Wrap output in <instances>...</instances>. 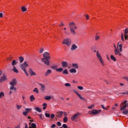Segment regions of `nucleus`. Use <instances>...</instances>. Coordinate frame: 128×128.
Returning a JSON list of instances; mask_svg holds the SVG:
<instances>
[{
  "label": "nucleus",
  "instance_id": "1",
  "mask_svg": "<svg viewBox=\"0 0 128 128\" xmlns=\"http://www.w3.org/2000/svg\"><path fill=\"white\" fill-rule=\"evenodd\" d=\"M114 52L116 56H122V44H120V42H118L117 48L116 46V44H114Z\"/></svg>",
  "mask_w": 128,
  "mask_h": 128
},
{
  "label": "nucleus",
  "instance_id": "2",
  "mask_svg": "<svg viewBox=\"0 0 128 128\" xmlns=\"http://www.w3.org/2000/svg\"><path fill=\"white\" fill-rule=\"evenodd\" d=\"M50 54L48 52H44L43 54V58H42V62H44V64L46 66H50Z\"/></svg>",
  "mask_w": 128,
  "mask_h": 128
},
{
  "label": "nucleus",
  "instance_id": "3",
  "mask_svg": "<svg viewBox=\"0 0 128 128\" xmlns=\"http://www.w3.org/2000/svg\"><path fill=\"white\" fill-rule=\"evenodd\" d=\"M69 26L70 28V32L71 34L73 36H76V30L78 28V26H76V24L74 22H71L69 24Z\"/></svg>",
  "mask_w": 128,
  "mask_h": 128
},
{
  "label": "nucleus",
  "instance_id": "4",
  "mask_svg": "<svg viewBox=\"0 0 128 128\" xmlns=\"http://www.w3.org/2000/svg\"><path fill=\"white\" fill-rule=\"evenodd\" d=\"M94 52H96L97 58L99 60V62H100L102 66H106V63H104V61L102 57V56L100 55V53L98 51H96V50H94Z\"/></svg>",
  "mask_w": 128,
  "mask_h": 128
},
{
  "label": "nucleus",
  "instance_id": "5",
  "mask_svg": "<svg viewBox=\"0 0 128 128\" xmlns=\"http://www.w3.org/2000/svg\"><path fill=\"white\" fill-rule=\"evenodd\" d=\"M28 62H24L23 64H20V68H21V70H23V72H24V74H26V76H29L28 73V72H26V68H28Z\"/></svg>",
  "mask_w": 128,
  "mask_h": 128
},
{
  "label": "nucleus",
  "instance_id": "6",
  "mask_svg": "<svg viewBox=\"0 0 128 128\" xmlns=\"http://www.w3.org/2000/svg\"><path fill=\"white\" fill-rule=\"evenodd\" d=\"M16 79H12V80L10 82V85L11 86H10V90H14V92H16V88H14V86H16Z\"/></svg>",
  "mask_w": 128,
  "mask_h": 128
},
{
  "label": "nucleus",
  "instance_id": "7",
  "mask_svg": "<svg viewBox=\"0 0 128 128\" xmlns=\"http://www.w3.org/2000/svg\"><path fill=\"white\" fill-rule=\"evenodd\" d=\"M72 40L70 38H66L64 39L62 42V44H65V46H72Z\"/></svg>",
  "mask_w": 128,
  "mask_h": 128
},
{
  "label": "nucleus",
  "instance_id": "8",
  "mask_svg": "<svg viewBox=\"0 0 128 128\" xmlns=\"http://www.w3.org/2000/svg\"><path fill=\"white\" fill-rule=\"evenodd\" d=\"M81 114L80 112H77L76 114H74L70 118V119L72 121L76 120H78Z\"/></svg>",
  "mask_w": 128,
  "mask_h": 128
},
{
  "label": "nucleus",
  "instance_id": "9",
  "mask_svg": "<svg viewBox=\"0 0 128 128\" xmlns=\"http://www.w3.org/2000/svg\"><path fill=\"white\" fill-rule=\"evenodd\" d=\"M50 68H52V70H56V72H62L64 70V68H58V66H50Z\"/></svg>",
  "mask_w": 128,
  "mask_h": 128
},
{
  "label": "nucleus",
  "instance_id": "10",
  "mask_svg": "<svg viewBox=\"0 0 128 128\" xmlns=\"http://www.w3.org/2000/svg\"><path fill=\"white\" fill-rule=\"evenodd\" d=\"M126 102H128V101L124 100V102H122L121 104L122 106H120V110H124L128 106V105L126 104Z\"/></svg>",
  "mask_w": 128,
  "mask_h": 128
},
{
  "label": "nucleus",
  "instance_id": "11",
  "mask_svg": "<svg viewBox=\"0 0 128 128\" xmlns=\"http://www.w3.org/2000/svg\"><path fill=\"white\" fill-rule=\"evenodd\" d=\"M72 92H74V94H76L80 98V100H86V99L82 98V95L76 90H73Z\"/></svg>",
  "mask_w": 128,
  "mask_h": 128
},
{
  "label": "nucleus",
  "instance_id": "12",
  "mask_svg": "<svg viewBox=\"0 0 128 128\" xmlns=\"http://www.w3.org/2000/svg\"><path fill=\"white\" fill-rule=\"evenodd\" d=\"M8 80V78H6V76L4 75V74H3V76H1L0 78V82H6Z\"/></svg>",
  "mask_w": 128,
  "mask_h": 128
},
{
  "label": "nucleus",
  "instance_id": "13",
  "mask_svg": "<svg viewBox=\"0 0 128 128\" xmlns=\"http://www.w3.org/2000/svg\"><path fill=\"white\" fill-rule=\"evenodd\" d=\"M28 72H29L31 76H36V72H34V70H32V68H29Z\"/></svg>",
  "mask_w": 128,
  "mask_h": 128
},
{
  "label": "nucleus",
  "instance_id": "14",
  "mask_svg": "<svg viewBox=\"0 0 128 128\" xmlns=\"http://www.w3.org/2000/svg\"><path fill=\"white\" fill-rule=\"evenodd\" d=\"M25 128H28L26 124H25ZM29 128H36V124L34 123H32L31 126H29Z\"/></svg>",
  "mask_w": 128,
  "mask_h": 128
},
{
  "label": "nucleus",
  "instance_id": "15",
  "mask_svg": "<svg viewBox=\"0 0 128 128\" xmlns=\"http://www.w3.org/2000/svg\"><path fill=\"white\" fill-rule=\"evenodd\" d=\"M68 66V62L66 61H62V68H67Z\"/></svg>",
  "mask_w": 128,
  "mask_h": 128
},
{
  "label": "nucleus",
  "instance_id": "16",
  "mask_svg": "<svg viewBox=\"0 0 128 128\" xmlns=\"http://www.w3.org/2000/svg\"><path fill=\"white\" fill-rule=\"evenodd\" d=\"M78 48V46L76 44H73L72 45L70 50L72 52L74 50H76Z\"/></svg>",
  "mask_w": 128,
  "mask_h": 128
},
{
  "label": "nucleus",
  "instance_id": "17",
  "mask_svg": "<svg viewBox=\"0 0 128 128\" xmlns=\"http://www.w3.org/2000/svg\"><path fill=\"white\" fill-rule=\"evenodd\" d=\"M39 85L41 86L40 90L42 92H44L46 90V85L42 84H39Z\"/></svg>",
  "mask_w": 128,
  "mask_h": 128
},
{
  "label": "nucleus",
  "instance_id": "18",
  "mask_svg": "<svg viewBox=\"0 0 128 128\" xmlns=\"http://www.w3.org/2000/svg\"><path fill=\"white\" fill-rule=\"evenodd\" d=\"M62 114H64V112H58L56 114V116H58L60 118H62Z\"/></svg>",
  "mask_w": 128,
  "mask_h": 128
},
{
  "label": "nucleus",
  "instance_id": "19",
  "mask_svg": "<svg viewBox=\"0 0 128 128\" xmlns=\"http://www.w3.org/2000/svg\"><path fill=\"white\" fill-rule=\"evenodd\" d=\"M72 66L73 68H76L78 70V64L76 63H73L72 64Z\"/></svg>",
  "mask_w": 128,
  "mask_h": 128
},
{
  "label": "nucleus",
  "instance_id": "20",
  "mask_svg": "<svg viewBox=\"0 0 128 128\" xmlns=\"http://www.w3.org/2000/svg\"><path fill=\"white\" fill-rule=\"evenodd\" d=\"M52 74V70H48L44 74V76H48L49 74Z\"/></svg>",
  "mask_w": 128,
  "mask_h": 128
},
{
  "label": "nucleus",
  "instance_id": "21",
  "mask_svg": "<svg viewBox=\"0 0 128 128\" xmlns=\"http://www.w3.org/2000/svg\"><path fill=\"white\" fill-rule=\"evenodd\" d=\"M90 112L92 114H98V110H93Z\"/></svg>",
  "mask_w": 128,
  "mask_h": 128
},
{
  "label": "nucleus",
  "instance_id": "22",
  "mask_svg": "<svg viewBox=\"0 0 128 128\" xmlns=\"http://www.w3.org/2000/svg\"><path fill=\"white\" fill-rule=\"evenodd\" d=\"M70 72L71 74H76V68H73L70 70Z\"/></svg>",
  "mask_w": 128,
  "mask_h": 128
},
{
  "label": "nucleus",
  "instance_id": "23",
  "mask_svg": "<svg viewBox=\"0 0 128 128\" xmlns=\"http://www.w3.org/2000/svg\"><path fill=\"white\" fill-rule=\"evenodd\" d=\"M12 70L13 72H16V74H18V70L16 69V66L13 67Z\"/></svg>",
  "mask_w": 128,
  "mask_h": 128
},
{
  "label": "nucleus",
  "instance_id": "24",
  "mask_svg": "<svg viewBox=\"0 0 128 128\" xmlns=\"http://www.w3.org/2000/svg\"><path fill=\"white\" fill-rule=\"evenodd\" d=\"M19 60L20 62L22 64L24 62V58L22 56H20L19 57Z\"/></svg>",
  "mask_w": 128,
  "mask_h": 128
},
{
  "label": "nucleus",
  "instance_id": "25",
  "mask_svg": "<svg viewBox=\"0 0 128 128\" xmlns=\"http://www.w3.org/2000/svg\"><path fill=\"white\" fill-rule=\"evenodd\" d=\"M16 64H18V62H16V60H13L12 62V66L14 67Z\"/></svg>",
  "mask_w": 128,
  "mask_h": 128
},
{
  "label": "nucleus",
  "instance_id": "26",
  "mask_svg": "<svg viewBox=\"0 0 128 128\" xmlns=\"http://www.w3.org/2000/svg\"><path fill=\"white\" fill-rule=\"evenodd\" d=\"M110 58L112 60H114V62L116 61V57H114V55L110 56Z\"/></svg>",
  "mask_w": 128,
  "mask_h": 128
},
{
  "label": "nucleus",
  "instance_id": "27",
  "mask_svg": "<svg viewBox=\"0 0 128 128\" xmlns=\"http://www.w3.org/2000/svg\"><path fill=\"white\" fill-rule=\"evenodd\" d=\"M36 110V112H42V109H40V107H36L35 108Z\"/></svg>",
  "mask_w": 128,
  "mask_h": 128
},
{
  "label": "nucleus",
  "instance_id": "28",
  "mask_svg": "<svg viewBox=\"0 0 128 128\" xmlns=\"http://www.w3.org/2000/svg\"><path fill=\"white\" fill-rule=\"evenodd\" d=\"M32 108H26L25 109V110L27 114H28L30 112H32Z\"/></svg>",
  "mask_w": 128,
  "mask_h": 128
},
{
  "label": "nucleus",
  "instance_id": "29",
  "mask_svg": "<svg viewBox=\"0 0 128 128\" xmlns=\"http://www.w3.org/2000/svg\"><path fill=\"white\" fill-rule=\"evenodd\" d=\"M30 102H34V100L35 98H34V95H32L30 98Z\"/></svg>",
  "mask_w": 128,
  "mask_h": 128
},
{
  "label": "nucleus",
  "instance_id": "30",
  "mask_svg": "<svg viewBox=\"0 0 128 128\" xmlns=\"http://www.w3.org/2000/svg\"><path fill=\"white\" fill-rule=\"evenodd\" d=\"M21 10L23 12H26V10H27L26 8V7H24V6H22L21 8Z\"/></svg>",
  "mask_w": 128,
  "mask_h": 128
},
{
  "label": "nucleus",
  "instance_id": "31",
  "mask_svg": "<svg viewBox=\"0 0 128 128\" xmlns=\"http://www.w3.org/2000/svg\"><path fill=\"white\" fill-rule=\"evenodd\" d=\"M62 74H68V70L66 69H65L63 72Z\"/></svg>",
  "mask_w": 128,
  "mask_h": 128
},
{
  "label": "nucleus",
  "instance_id": "32",
  "mask_svg": "<svg viewBox=\"0 0 128 128\" xmlns=\"http://www.w3.org/2000/svg\"><path fill=\"white\" fill-rule=\"evenodd\" d=\"M50 98H52V96H46L44 97V99L46 100H50Z\"/></svg>",
  "mask_w": 128,
  "mask_h": 128
},
{
  "label": "nucleus",
  "instance_id": "33",
  "mask_svg": "<svg viewBox=\"0 0 128 128\" xmlns=\"http://www.w3.org/2000/svg\"><path fill=\"white\" fill-rule=\"evenodd\" d=\"M122 114H128V110H124L122 112Z\"/></svg>",
  "mask_w": 128,
  "mask_h": 128
},
{
  "label": "nucleus",
  "instance_id": "34",
  "mask_svg": "<svg viewBox=\"0 0 128 128\" xmlns=\"http://www.w3.org/2000/svg\"><path fill=\"white\" fill-rule=\"evenodd\" d=\"M16 108L17 110H20V108H22V106H20V105L16 104Z\"/></svg>",
  "mask_w": 128,
  "mask_h": 128
},
{
  "label": "nucleus",
  "instance_id": "35",
  "mask_svg": "<svg viewBox=\"0 0 128 128\" xmlns=\"http://www.w3.org/2000/svg\"><path fill=\"white\" fill-rule=\"evenodd\" d=\"M128 28H126L124 30V35L128 36Z\"/></svg>",
  "mask_w": 128,
  "mask_h": 128
},
{
  "label": "nucleus",
  "instance_id": "36",
  "mask_svg": "<svg viewBox=\"0 0 128 128\" xmlns=\"http://www.w3.org/2000/svg\"><path fill=\"white\" fill-rule=\"evenodd\" d=\"M3 96H4V92H0V98H2Z\"/></svg>",
  "mask_w": 128,
  "mask_h": 128
},
{
  "label": "nucleus",
  "instance_id": "37",
  "mask_svg": "<svg viewBox=\"0 0 128 128\" xmlns=\"http://www.w3.org/2000/svg\"><path fill=\"white\" fill-rule=\"evenodd\" d=\"M68 117L66 116L64 117L63 120L64 122H68Z\"/></svg>",
  "mask_w": 128,
  "mask_h": 128
},
{
  "label": "nucleus",
  "instance_id": "38",
  "mask_svg": "<svg viewBox=\"0 0 128 128\" xmlns=\"http://www.w3.org/2000/svg\"><path fill=\"white\" fill-rule=\"evenodd\" d=\"M33 92H36V94H38V88H34L33 90Z\"/></svg>",
  "mask_w": 128,
  "mask_h": 128
},
{
  "label": "nucleus",
  "instance_id": "39",
  "mask_svg": "<svg viewBox=\"0 0 128 128\" xmlns=\"http://www.w3.org/2000/svg\"><path fill=\"white\" fill-rule=\"evenodd\" d=\"M77 88L78 90H84V87L82 86H78Z\"/></svg>",
  "mask_w": 128,
  "mask_h": 128
},
{
  "label": "nucleus",
  "instance_id": "40",
  "mask_svg": "<svg viewBox=\"0 0 128 128\" xmlns=\"http://www.w3.org/2000/svg\"><path fill=\"white\" fill-rule=\"evenodd\" d=\"M39 116L41 120H44V116H42V114H40Z\"/></svg>",
  "mask_w": 128,
  "mask_h": 128
},
{
  "label": "nucleus",
  "instance_id": "41",
  "mask_svg": "<svg viewBox=\"0 0 128 128\" xmlns=\"http://www.w3.org/2000/svg\"><path fill=\"white\" fill-rule=\"evenodd\" d=\"M121 40L122 42H124V34L122 33L121 34Z\"/></svg>",
  "mask_w": 128,
  "mask_h": 128
},
{
  "label": "nucleus",
  "instance_id": "42",
  "mask_svg": "<svg viewBox=\"0 0 128 128\" xmlns=\"http://www.w3.org/2000/svg\"><path fill=\"white\" fill-rule=\"evenodd\" d=\"M44 48H41L40 50V54H42V52H44Z\"/></svg>",
  "mask_w": 128,
  "mask_h": 128
},
{
  "label": "nucleus",
  "instance_id": "43",
  "mask_svg": "<svg viewBox=\"0 0 128 128\" xmlns=\"http://www.w3.org/2000/svg\"><path fill=\"white\" fill-rule=\"evenodd\" d=\"M45 116H46V118H50V115L48 113H46Z\"/></svg>",
  "mask_w": 128,
  "mask_h": 128
},
{
  "label": "nucleus",
  "instance_id": "44",
  "mask_svg": "<svg viewBox=\"0 0 128 128\" xmlns=\"http://www.w3.org/2000/svg\"><path fill=\"white\" fill-rule=\"evenodd\" d=\"M62 128H68L66 124H63L62 126Z\"/></svg>",
  "mask_w": 128,
  "mask_h": 128
},
{
  "label": "nucleus",
  "instance_id": "45",
  "mask_svg": "<svg viewBox=\"0 0 128 128\" xmlns=\"http://www.w3.org/2000/svg\"><path fill=\"white\" fill-rule=\"evenodd\" d=\"M65 86H71L70 84L66 83L64 84Z\"/></svg>",
  "mask_w": 128,
  "mask_h": 128
},
{
  "label": "nucleus",
  "instance_id": "46",
  "mask_svg": "<svg viewBox=\"0 0 128 128\" xmlns=\"http://www.w3.org/2000/svg\"><path fill=\"white\" fill-rule=\"evenodd\" d=\"M84 16H86V20H90V16H88V14H85Z\"/></svg>",
  "mask_w": 128,
  "mask_h": 128
},
{
  "label": "nucleus",
  "instance_id": "47",
  "mask_svg": "<svg viewBox=\"0 0 128 128\" xmlns=\"http://www.w3.org/2000/svg\"><path fill=\"white\" fill-rule=\"evenodd\" d=\"M100 37L99 36H96V38H95L96 40H100Z\"/></svg>",
  "mask_w": 128,
  "mask_h": 128
},
{
  "label": "nucleus",
  "instance_id": "48",
  "mask_svg": "<svg viewBox=\"0 0 128 128\" xmlns=\"http://www.w3.org/2000/svg\"><path fill=\"white\" fill-rule=\"evenodd\" d=\"M57 125L58 126H62V123L58 122H57Z\"/></svg>",
  "mask_w": 128,
  "mask_h": 128
},
{
  "label": "nucleus",
  "instance_id": "49",
  "mask_svg": "<svg viewBox=\"0 0 128 128\" xmlns=\"http://www.w3.org/2000/svg\"><path fill=\"white\" fill-rule=\"evenodd\" d=\"M22 114H24V116H28V113L26 111L23 112Z\"/></svg>",
  "mask_w": 128,
  "mask_h": 128
},
{
  "label": "nucleus",
  "instance_id": "50",
  "mask_svg": "<svg viewBox=\"0 0 128 128\" xmlns=\"http://www.w3.org/2000/svg\"><path fill=\"white\" fill-rule=\"evenodd\" d=\"M94 106V104H92L91 106H88V108H89L90 110H92V106Z\"/></svg>",
  "mask_w": 128,
  "mask_h": 128
},
{
  "label": "nucleus",
  "instance_id": "51",
  "mask_svg": "<svg viewBox=\"0 0 128 128\" xmlns=\"http://www.w3.org/2000/svg\"><path fill=\"white\" fill-rule=\"evenodd\" d=\"M56 126L55 124H52L50 128H56Z\"/></svg>",
  "mask_w": 128,
  "mask_h": 128
},
{
  "label": "nucleus",
  "instance_id": "52",
  "mask_svg": "<svg viewBox=\"0 0 128 128\" xmlns=\"http://www.w3.org/2000/svg\"><path fill=\"white\" fill-rule=\"evenodd\" d=\"M63 114L64 116H68V113H66V112H63Z\"/></svg>",
  "mask_w": 128,
  "mask_h": 128
},
{
  "label": "nucleus",
  "instance_id": "53",
  "mask_svg": "<svg viewBox=\"0 0 128 128\" xmlns=\"http://www.w3.org/2000/svg\"><path fill=\"white\" fill-rule=\"evenodd\" d=\"M54 116H55L54 114H52L50 116L51 118H54Z\"/></svg>",
  "mask_w": 128,
  "mask_h": 128
},
{
  "label": "nucleus",
  "instance_id": "54",
  "mask_svg": "<svg viewBox=\"0 0 128 128\" xmlns=\"http://www.w3.org/2000/svg\"><path fill=\"white\" fill-rule=\"evenodd\" d=\"M126 40H128V35H124Z\"/></svg>",
  "mask_w": 128,
  "mask_h": 128
},
{
  "label": "nucleus",
  "instance_id": "55",
  "mask_svg": "<svg viewBox=\"0 0 128 128\" xmlns=\"http://www.w3.org/2000/svg\"><path fill=\"white\" fill-rule=\"evenodd\" d=\"M8 60H12V57H10L8 58Z\"/></svg>",
  "mask_w": 128,
  "mask_h": 128
},
{
  "label": "nucleus",
  "instance_id": "56",
  "mask_svg": "<svg viewBox=\"0 0 128 128\" xmlns=\"http://www.w3.org/2000/svg\"><path fill=\"white\" fill-rule=\"evenodd\" d=\"M43 106H47L48 104H46V103H44L42 104Z\"/></svg>",
  "mask_w": 128,
  "mask_h": 128
},
{
  "label": "nucleus",
  "instance_id": "57",
  "mask_svg": "<svg viewBox=\"0 0 128 128\" xmlns=\"http://www.w3.org/2000/svg\"><path fill=\"white\" fill-rule=\"evenodd\" d=\"M101 106L103 110H106V108H105L104 105H101Z\"/></svg>",
  "mask_w": 128,
  "mask_h": 128
},
{
  "label": "nucleus",
  "instance_id": "58",
  "mask_svg": "<svg viewBox=\"0 0 128 128\" xmlns=\"http://www.w3.org/2000/svg\"><path fill=\"white\" fill-rule=\"evenodd\" d=\"M64 26V22H62L61 24L59 25V26Z\"/></svg>",
  "mask_w": 128,
  "mask_h": 128
},
{
  "label": "nucleus",
  "instance_id": "59",
  "mask_svg": "<svg viewBox=\"0 0 128 128\" xmlns=\"http://www.w3.org/2000/svg\"><path fill=\"white\" fill-rule=\"evenodd\" d=\"M4 16V15L2 14V13H0V18H2Z\"/></svg>",
  "mask_w": 128,
  "mask_h": 128
},
{
  "label": "nucleus",
  "instance_id": "60",
  "mask_svg": "<svg viewBox=\"0 0 128 128\" xmlns=\"http://www.w3.org/2000/svg\"><path fill=\"white\" fill-rule=\"evenodd\" d=\"M15 128H20V125L18 124V126H16Z\"/></svg>",
  "mask_w": 128,
  "mask_h": 128
},
{
  "label": "nucleus",
  "instance_id": "61",
  "mask_svg": "<svg viewBox=\"0 0 128 128\" xmlns=\"http://www.w3.org/2000/svg\"><path fill=\"white\" fill-rule=\"evenodd\" d=\"M124 78H125V80L128 82V77H124Z\"/></svg>",
  "mask_w": 128,
  "mask_h": 128
},
{
  "label": "nucleus",
  "instance_id": "62",
  "mask_svg": "<svg viewBox=\"0 0 128 128\" xmlns=\"http://www.w3.org/2000/svg\"><path fill=\"white\" fill-rule=\"evenodd\" d=\"M22 98L23 100H24V98H26V97L24 96H22Z\"/></svg>",
  "mask_w": 128,
  "mask_h": 128
},
{
  "label": "nucleus",
  "instance_id": "63",
  "mask_svg": "<svg viewBox=\"0 0 128 128\" xmlns=\"http://www.w3.org/2000/svg\"><path fill=\"white\" fill-rule=\"evenodd\" d=\"M120 86H124V84L122 83H120Z\"/></svg>",
  "mask_w": 128,
  "mask_h": 128
},
{
  "label": "nucleus",
  "instance_id": "64",
  "mask_svg": "<svg viewBox=\"0 0 128 128\" xmlns=\"http://www.w3.org/2000/svg\"><path fill=\"white\" fill-rule=\"evenodd\" d=\"M12 91H10V92H9V95H10V96H11V95H12Z\"/></svg>",
  "mask_w": 128,
  "mask_h": 128
}]
</instances>
